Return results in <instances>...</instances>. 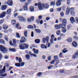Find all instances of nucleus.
I'll use <instances>...</instances> for the list:
<instances>
[{
  "mask_svg": "<svg viewBox=\"0 0 78 78\" xmlns=\"http://www.w3.org/2000/svg\"><path fill=\"white\" fill-rule=\"evenodd\" d=\"M38 6L39 10H42L44 8H46L47 9L49 7V5L48 4H41V2H38Z\"/></svg>",
  "mask_w": 78,
  "mask_h": 78,
  "instance_id": "f257e3e1",
  "label": "nucleus"
},
{
  "mask_svg": "<svg viewBox=\"0 0 78 78\" xmlns=\"http://www.w3.org/2000/svg\"><path fill=\"white\" fill-rule=\"evenodd\" d=\"M5 72V66H4L2 70L0 69V76H2L3 77L6 76H7V74L6 73L3 74V73Z\"/></svg>",
  "mask_w": 78,
  "mask_h": 78,
  "instance_id": "f03ea898",
  "label": "nucleus"
},
{
  "mask_svg": "<svg viewBox=\"0 0 78 78\" xmlns=\"http://www.w3.org/2000/svg\"><path fill=\"white\" fill-rule=\"evenodd\" d=\"M0 50L3 53H6L7 51V49L2 45L0 46Z\"/></svg>",
  "mask_w": 78,
  "mask_h": 78,
  "instance_id": "7ed1b4c3",
  "label": "nucleus"
},
{
  "mask_svg": "<svg viewBox=\"0 0 78 78\" xmlns=\"http://www.w3.org/2000/svg\"><path fill=\"white\" fill-rule=\"evenodd\" d=\"M18 18L20 22H26V19L21 16H18Z\"/></svg>",
  "mask_w": 78,
  "mask_h": 78,
  "instance_id": "20e7f679",
  "label": "nucleus"
},
{
  "mask_svg": "<svg viewBox=\"0 0 78 78\" xmlns=\"http://www.w3.org/2000/svg\"><path fill=\"white\" fill-rule=\"evenodd\" d=\"M48 39H49V37L47 36L46 37V38H43V42L44 44L46 42L48 43Z\"/></svg>",
  "mask_w": 78,
  "mask_h": 78,
  "instance_id": "39448f33",
  "label": "nucleus"
},
{
  "mask_svg": "<svg viewBox=\"0 0 78 78\" xmlns=\"http://www.w3.org/2000/svg\"><path fill=\"white\" fill-rule=\"evenodd\" d=\"M27 39L26 38L24 37H21V39L20 40V43L21 44H22V43H24L25 42V41H26Z\"/></svg>",
  "mask_w": 78,
  "mask_h": 78,
  "instance_id": "423d86ee",
  "label": "nucleus"
},
{
  "mask_svg": "<svg viewBox=\"0 0 78 78\" xmlns=\"http://www.w3.org/2000/svg\"><path fill=\"white\" fill-rule=\"evenodd\" d=\"M6 15V12H2L0 14V18L2 19Z\"/></svg>",
  "mask_w": 78,
  "mask_h": 78,
  "instance_id": "0eeeda50",
  "label": "nucleus"
},
{
  "mask_svg": "<svg viewBox=\"0 0 78 78\" xmlns=\"http://www.w3.org/2000/svg\"><path fill=\"white\" fill-rule=\"evenodd\" d=\"M28 5V3L26 2L25 3V5L23 6V9L25 11L28 10V8L27 7V6Z\"/></svg>",
  "mask_w": 78,
  "mask_h": 78,
  "instance_id": "6e6552de",
  "label": "nucleus"
},
{
  "mask_svg": "<svg viewBox=\"0 0 78 78\" xmlns=\"http://www.w3.org/2000/svg\"><path fill=\"white\" fill-rule=\"evenodd\" d=\"M78 50H77L75 52V55L73 56V59H75L78 57Z\"/></svg>",
  "mask_w": 78,
  "mask_h": 78,
  "instance_id": "1a4fd4ad",
  "label": "nucleus"
},
{
  "mask_svg": "<svg viewBox=\"0 0 78 78\" xmlns=\"http://www.w3.org/2000/svg\"><path fill=\"white\" fill-rule=\"evenodd\" d=\"M63 25H62V24H60L59 25H58L57 24L55 25V29L56 30H58V29H59L60 27H62Z\"/></svg>",
  "mask_w": 78,
  "mask_h": 78,
  "instance_id": "9d476101",
  "label": "nucleus"
},
{
  "mask_svg": "<svg viewBox=\"0 0 78 78\" xmlns=\"http://www.w3.org/2000/svg\"><path fill=\"white\" fill-rule=\"evenodd\" d=\"M62 28H63L62 31L64 33H65L67 31V30L66 28V25H63L62 27Z\"/></svg>",
  "mask_w": 78,
  "mask_h": 78,
  "instance_id": "9b49d317",
  "label": "nucleus"
},
{
  "mask_svg": "<svg viewBox=\"0 0 78 78\" xmlns=\"http://www.w3.org/2000/svg\"><path fill=\"white\" fill-rule=\"evenodd\" d=\"M7 4L9 6L12 5V0H8L7 2Z\"/></svg>",
  "mask_w": 78,
  "mask_h": 78,
  "instance_id": "f8f14e48",
  "label": "nucleus"
},
{
  "mask_svg": "<svg viewBox=\"0 0 78 78\" xmlns=\"http://www.w3.org/2000/svg\"><path fill=\"white\" fill-rule=\"evenodd\" d=\"M70 21L72 23H74L75 22V18L73 17H71L70 18Z\"/></svg>",
  "mask_w": 78,
  "mask_h": 78,
  "instance_id": "ddd939ff",
  "label": "nucleus"
},
{
  "mask_svg": "<svg viewBox=\"0 0 78 78\" xmlns=\"http://www.w3.org/2000/svg\"><path fill=\"white\" fill-rule=\"evenodd\" d=\"M72 44L73 46V47H76L78 46V44H77V43H76V42L75 41H73L72 43Z\"/></svg>",
  "mask_w": 78,
  "mask_h": 78,
  "instance_id": "4468645a",
  "label": "nucleus"
},
{
  "mask_svg": "<svg viewBox=\"0 0 78 78\" xmlns=\"http://www.w3.org/2000/svg\"><path fill=\"white\" fill-rule=\"evenodd\" d=\"M20 48L21 50H23L25 49V47H24V44H20L19 45Z\"/></svg>",
  "mask_w": 78,
  "mask_h": 78,
  "instance_id": "2eb2a0df",
  "label": "nucleus"
},
{
  "mask_svg": "<svg viewBox=\"0 0 78 78\" xmlns=\"http://www.w3.org/2000/svg\"><path fill=\"white\" fill-rule=\"evenodd\" d=\"M67 23V20L66 19H64L63 20V22L62 25H66Z\"/></svg>",
  "mask_w": 78,
  "mask_h": 78,
  "instance_id": "dca6fc26",
  "label": "nucleus"
},
{
  "mask_svg": "<svg viewBox=\"0 0 78 78\" xmlns=\"http://www.w3.org/2000/svg\"><path fill=\"white\" fill-rule=\"evenodd\" d=\"M13 46H14V47H16V40L15 39H13Z\"/></svg>",
  "mask_w": 78,
  "mask_h": 78,
  "instance_id": "f3484780",
  "label": "nucleus"
},
{
  "mask_svg": "<svg viewBox=\"0 0 78 78\" xmlns=\"http://www.w3.org/2000/svg\"><path fill=\"white\" fill-rule=\"evenodd\" d=\"M6 5H2L1 6V9L2 10V11H4L6 9Z\"/></svg>",
  "mask_w": 78,
  "mask_h": 78,
  "instance_id": "a211bd4d",
  "label": "nucleus"
},
{
  "mask_svg": "<svg viewBox=\"0 0 78 78\" xmlns=\"http://www.w3.org/2000/svg\"><path fill=\"white\" fill-rule=\"evenodd\" d=\"M56 5L58 7L61 6V1L58 0L56 3Z\"/></svg>",
  "mask_w": 78,
  "mask_h": 78,
  "instance_id": "6ab92c4d",
  "label": "nucleus"
},
{
  "mask_svg": "<svg viewBox=\"0 0 78 78\" xmlns=\"http://www.w3.org/2000/svg\"><path fill=\"white\" fill-rule=\"evenodd\" d=\"M12 9H8L6 12V14H10L11 12V11H12Z\"/></svg>",
  "mask_w": 78,
  "mask_h": 78,
  "instance_id": "aec40b11",
  "label": "nucleus"
},
{
  "mask_svg": "<svg viewBox=\"0 0 78 78\" xmlns=\"http://www.w3.org/2000/svg\"><path fill=\"white\" fill-rule=\"evenodd\" d=\"M69 7H67V9H66V14H67V15H68V14H69V12H70V10H69Z\"/></svg>",
  "mask_w": 78,
  "mask_h": 78,
  "instance_id": "412c9836",
  "label": "nucleus"
},
{
  "mask_svg": "<svg viewBox=\"0 0 78 78\" xmlns=\"http://www.w3.org/2000/svg\"><path fill=\"white\" fill-rule=\"evenodd\" d=\"M29 53L30 55L32 57L33 56H34V57H36L37 56V55H36L33 53L32 54L31 52L30 51L29 52Z\"/></svg>",
  "mask_w": 78,
  "mask_h": 78,
  "instance_id": "4be33fe9",
  "label": "nucleus"
},
{
  "mask_svg": "<svg viewBox=\"0 0 78 78\" xmlns=\"http://www.w3.org/2000/svg\"><path fill=\"white\" fill-rule=\"evenodd\" d=\"M41 47L42 48H45V49H47V46H45V44H41Z\"/></svg>",
  "mask_w": 78,
  "mask_h": 78,
  "instance_id": "5701e85b",
  "label": "nucleus"
},
{
  "mask_svg": "<svg viewBox=\"0 0 78 78\" xmlns=\"http://www.w3.org/2000/svg\"><path fill=\"white\" fill-rule=\"evenodd\" d=\"M67 41L68 42H72V38L70 37L68 38L67 39Z\"/></svg>",
  "mask_w": 78,
  "mask_h": 78,
  "instance_id": "b1692460",
  "label": "nucleus"
},
{
  "mask_svg": "<svg viewBox=\"0 0 78 78\" xmlns=\"http://www.w3.org/2000/svg\"><path fill=\"white\" fill-rule=\"evenodd\" d=\"M24 49L26 48H28L29 47V45L28 44H26V43H24Z\"/></svg>",
  "mask_w": 78,
  "mask_h": 78,
  "instance_id": "393cba45",
  "label": "nucleus"
},
{
  "mask_svg": "<svg viewBox=\"0 0 78 78\" xmlns=\"http://www.w3.org/2000/svg\"><path fill=\"white\" fill-rule=\"evenodd\" d=\"M35 42L36 44H39L41 41L39 39H36L35 40Z\"/></svg>",
  "mask_w": 78,
  "mask_h": 78,
  "instance_id": "a878e982",
  "label": "nucleus"
},
{
  "mask_svg": "<svg viewBox=\"0 0 78 78\" xmlns=\"http://www.w3.org/2000/svg\"><path fill=\"white\" fill-rule=\"evenodd\" d=\"M54 59L57 61H59V58H58V56L57 55L54 56Z\"/></svg>",
  "mask_w": 78,
  "mask_h": 78,
  "instance_id": "bb28decb",
  "label": "nucleus"
},
{
  "mask_svg": "<svg viewBox=\"0 0 78 78\" xmlns=\"http://www.w3.org/2000/svg\"><path fill=\"white\" fill-rule=\"evenodd\" d=\"M3 28L4 30H7V29H8V26L6 25H3Z\"/></svg>",
  "mask_w": 78,
  "mask_h": 78,
  "instance_id": "cd10ccee",
  "label": "nucleus"
},
{
  "mask_svg": "<svg viewBox=\"0 0 78 78\" xmlns=\"http://www.w3.org/2000/svg\"><path fill=\"white\" fill-rule=\"evenodd\" d=\"M9 51H13L14 52V51H16V49L15 48H9Z\"/></svg>",
  "mask_w": 78,
  "mask_h": 78,
  "instance_id": "c85d7f7f",
  "label": "nucleus"
},
{
  "mask_svg": "<svg viewBox=\"0 0 78 78\" xmlns=\"http://www.w3.org/2000/svg\"><path fill=\"white\" fill-rule=\"evenodd\" d=\"M33 50L34 51V53H36V54H38V50H36V49L34 48L33 49Z\"/></svg>",
  "mask_w": 78,
  "mask_h": 78,
  "instance_id": "c756f323",
  "label": "nucleus"
},
{
  "mask_svg": "<svg viewBox=\"0 0 78 78\" xmlns=\"http://www.w3.org/2000/svg\"><path fill=\"white\" fill-rule=\"evenodd\" d=\"M30 10L31 12H33L34 11V7L33 6H30Z\"/></svg>",
  "mask_w": 78,
  "mask_h": 78,
  "instance_id": "7c9ffc66",
  "label": "nucleus"
},
{
  "mask_svg": "<svg viewBox=\"0 0 78 78\" xmlns=\"http://www.w3.org/2000/svg\"><path fill=\"white\" fill-rule=\"evenodd\" d=\"M27 33H28V31H27V30H25L24 31V35L26 37H27Z\"/></svg>",
  "mask_w": 78,
  "mask_h": 78,
  "instance_id": "2f4dec72",
  "label": "nucleus"
},
{
  "mask_svg": "<svg viewBox=\"0 0 78 78\" xmlns=\"http://www.w3.org/2000/svg\"><path fill=\"white\" fill-rule=\"evenodd\" d=\"M16 20H12V25H15L16 24Z\"/></svg>",
  "mask_w": 78,
  "mask_h": 78,
  "instance_id": "473e14b6",
  "label": "nucleus"
},
{
  "mask_svg": "<svg viewBox=\"0 0 78 78\" xmlns=\"http://www.w3.org/2000/svg\"><path fill=\"white\" fill-rule=\"evenodd\" d=\"M5 42L3 40L0 39V43L1 44H5Z\"/></svg>",
  "mask_w": 78,
  "mask_h": 78,
  "instance_id": "72a5a7b5",
  "label": "nucleus"
},
{
  "mask_svg": "<svg viewBox=\"0 0 78 78\" xmlns=\"http://www.w3.org/2000/svg\"><path fill=\"white\" fill-rule=\"evenodd\" d=\"M56 5V2H55V1L53 2H51V6H54V5Z\"/></svg>",
  "mask_w": 78,
  "mask_h": 78,
  "instance_id": "f704fd0d",
  "label": "nucleus"
},
{
  "mask_svg": "<svg viewBox=\"0 0 78 78\" xmlns=\"http://www.w3.org/2000/svg\"><path fill=\"white\" fill-rule=\"evenodd\" d=\"M27 28H28L29 29H30V28H34L33 26H31V25H29L27 26Z\"/></svg>",
  "mask_w": 78,
  "mask_h": 78,
  "instance_id": "c9c22d12",
  "label": "nucleus"
},
{
  "mask_svg": "<svg viewBox=\"0 0 78 78\" xmlns=\"http://www.w3.org/2000/svg\"><path fill=\"white\" fill-rule=\"evenodd\" d=\"M15 65L16 66V67H20V64L19 63H16L15 64Z\"/></svg>",
  "mask_w": 78,
  "mask_h": 78,
  "instance_id": "e433bc0d",
  "label": "nucleus"
},
{
  "mask_svg": "<svg viewBox=\"0 0 78 78\" xmlns=\"http://www.w3.org/2000/svg\"><path fill=\"white\" fill-rule=\"evenodd\" d=\"M26 57L27 59H28V60H30V55H27L26 56Z\"/></svg>",
  "mask_w": 78,
  "mask_h": 78,
  "instance_id": "4c0bfd02",
  "label": "nucleus"
},
{
  "mask_svg": "<svg viewBox=\"0 0 78 78\" xmlns=\"http://www.w3.org/2000/svg\"><path fill=\"white\" fill-rule=\"evenodd\" d=\"M61 34V31L59 30H58L56 31V34L57 35H59Z\"/></svg>",
  "mask_w": 78,
  "mask_h": 78,
  "instance_id": "58836bf2",
  "label": "nucleus"
},
{
  "mask_svg": "<svg viewBox=\"0 0 78 78\" xmlns=\"http://www.w3.org/2000/svg\"><path fill=\"white\" fill-rule=\"evenodd\" d=\"M24 65H25V63L22 62L20 64V66L23 67V66H24Z\"/></svg>",
  "mask_w": 78,
  "mask_h": 78,
  "instance_id": "ea45409f",
  "label": "nucleus"
},
{
  "mask_svg": "<svg viewBox=\"0 0 78 78\" xmlns=\"http://www.w3.org/2000/svg\"><path fill=\"white\" fill-rule=\"evenodd\" d=\"M66 52H67V49H64V50H63V52L64 53H66Z\"/></svg>",
  "mask_w": 78,
  "mask_h": 78,
  "instance_id": "a19ab883",
  "label": "nucleus"
},
{
  "mask_svg": "<svg viewBox=\"0 0 78 78\" xmlns=\"http://www.w3.org/2000/svg\"><path fill=\"white\" fill-rule=\"evenodd\" d=\"M16 34L17 37L18 38H20V36L19 35V34L18 33H17Z\"/></svg>",
  "mask_w": 78,
  "mask_h": 78,
  "instance_id": "79ce46f5",
  "label": "nucleus"
},
{
  "mask_svg": "<svg viewBox=\"0 0 78 78\" xmlns=\"http://www.w3.org/2000/svg\"><path fill=\"white\" fill-rule=\"evenodd\" d=\"M35 30L37 33H41V30H39V29H35Z\"/></svg>",
  "mask_w": 78,
  "mask_h": 78,
  "instance_id": "37998d69",
  "label": "nucleus"
},
{
  "mask_svg": "<svg viewBox=\"0 0 78 78\" xmlns=\"http://www.w3.org/2000/svg\"><path fill=\"white\" fill-rule=\"evenodd\" d=\"M27 20L29 23H30V22H31L32 20L30 18H28Z\"/></svg>",
  "mask_w": 78,
  "mask_h": 78,
  "instance_id": "c03bdc74",
  "label": "nucleus"
},
{
  "mask_svg": "<svg viewBox=\"0 0 78 78\" xmlns=\"http://www.w3.org/2000/svg\"><path fill=\"white\" fill-rule=\"evenodd\" d=\"M70 28H71V26H70V25H67V29L68 30H70Z\"/></svg>",
  "mask_w": 78,
  "mask_h": 78,
  "instance_id": "a18cd8bd",
  "label": "nucleus"
},
{
  "mask_svg": "<svg viewBox=\"0 0 78 78\" xmlns=\"http://www.w3.org/2000/svg\"><path fill=\"white\" fill-rule=\"evenodd\" d=\"M4 20L3 19L0 20V24H2V23H3L4 22Z\"/></svg>",
  "mask_w": 78,
  "mask_h": 78,
  "instance_id": "49530a36",
  "label": "nucleus"
},
{
  "mask_svg": "<svg viewBox=\"0 0 78 78\" xmlns=\"http://www.w3.org/2000/svg\"><path fill=\"white\" fill-rule=\"evenodd\" d=\"M5 39L6 41H8V36H5Z\"/></svg>",
  "mask_w": 78,
  "mask_h": 78,
  "instance_id": "de8ad7c7",
  "label": "nucleus"
},
{
  "mask_svg": "<svg viewBox=\"0 0 78 78\" xmlns=\"http://www.w3.org/2000/svg\"><path fill=\"white\" fill-rule=\"evenodd\" d=\"M69 11H73L74 10V8H73V7H72L70 9V8H69Z\"/></svg>",
  "mask_w": 78,
  "mask_h": 78,
  "instance_id": "09e8293b",
  "label": "nucleus"
},
{
  "mask_svg": "<svg viewBox=\"0 0 78 78\" xmlns=\"http://www.w3.org/2000/svg\"><path fill=\"white\" fill-rule=\"evenodd\" d=\"M30 19L32 21H33V20H34V16H32L30 17Z\"/></svg>",
  "mask_w": 78,
  "mask_h": 78,
  "instance_id": "8fccbe9b",
  "label": "nucleus"
},
{
  "mask_svg": "<svg viewBox=\"0 0 78 78\" xmlns=\"http://www.w3.org/2000/svg\"><path fill=\"white\" fill-rule=\"evenodd\" d=\"M60 15L62 17H63V16H64V12H61Z\"/></svg>",
  "mask_w": 78,
  "mask_h": 78,
  "instance_id": "3c124183",
  "label": "nucleus"
},
{
  "mask_svg": "<svg viewBox=\"0 0 78 78\" xmlns=\"http://www.w3.org/2000/svg\"><path fill=\"white\" fill-rule=\"evenodd\" d=\"M71 14H72V15H74V14H75V12L73 11H71Z\"/></svg>",
  "mask_w": 78,
  "mask_h": 78,
  "instance_id": "603ef678",
  "label": "nucleus"
},
{
  "mask_svg": "<svg viewBox=\"0 0 78 78\" xmlns=\"http://www.w3.org/2000/svg\"><path fill=\"white\" fill-rule=\"evenodd\" d=\"M57 10L58 11L60 12L61 11V7L58 8L57 9Z\"/></svg>",
  "mask_w": 78,
  "mask_h": 78,
  "instance_id": "864d4df0",
  "label": "nucleus"
},
{
  "mask_svg": "<svg viewBox=\"0 0 78 78\" xmlns=\"http://www.w3.org/2000/svg\"><path fill=\"white\" fill-rule=\"evenodd\" d=\"M9 66V64L7 63H6L5 64V66H4V67L5 66V67H8Z\"/></svg>",
  "mask_w": 78,
  "mask_h": 78,
  "instance_id": "5fc2aeb1",
  "label": "nucleus"
},
{
  "mask_svg": "<svg viewBox=\"0 0 78 78\" xmlns=\"http://www.w3.org/2000/svg\"><path fill=\"white\" fill-rule=\"evenodd\" d=\"M42 75V73H39L37 75L38 76H41Z\"/></svg>",
  "mask_w": 78,
  "mask_h": 78,
  "instance_id": "6e6d98bb",
  "label": "nucleus"
},
{
  "mask_svg": "<svg viewBox=\"0 0 78 78\" xmlns=\"http://www.w3.org/2000/svg\"><path fill=\"white\" fill-rule=\"evenodd\" d=\"M50 41L51 44H53V39L51 38Z\"/></svg>",
  "mask_w": 78,
  "mask_h": 78,
  "instance_id": "4d7b16f0",
  "label": "nucleus"
},
{
  "mask_svg": "<svg viewBox=\"0 0 78 78\" xmlns=\"http://www.w3.org/2000/svg\"><path fill=\"white\" fill-rule=\"evenodd\" d=\"M54 37H55V35L52 34L51 36V39H54Z\"/></svg>",
  "mask_w": 78,
  "mask_h": 78,
  "instance_id": "13d9d810",
  "label": "nucleus"
},
{
  "mask_svg": "<svg viewBox=\"0 0 78 78\" xmlns=\"http://www.w3.org/2000/svg\"><path fill=\"white\" fill-rule=\"evenodd\" d=\"M73 38L74 39H77V40H78V37H77L74 36L73 37Z\"/></svg>",
  "mask_w": 78,
  "mask_h": 78,
  "instance_id": "bf43d9fd",
  "label": "nucleus"
},
{
  "mask_svg": "<svg viewBox=\"0 0 78 78\" xmlns=\"http://www.w3.org/2000/svg\"><path fill=\"white\" fill-rule=\"evenodd\" d=\"M50 63L51 64H54L55 63V60H52L51 62H50Z\"/></svg>",
  "mask_w": 78,
  "mask_h": 78,
  "instance_id": "052dcab7",
  "label": "nucleus"
},
{
  "mask_svg": "<svg viewBox=\"0 0 78 78\" xmlns=\"http://www.w3.org/2000/svg\"><path fill=\"white\" fill-rule=\"evenodd\" d=\"M70 0H67V3L68 5H69V4H70Z\"/></svg>",
  "mask_w": 78,
  "mask_h": 78,
  "instance_id": "680f3d73",
  "label": "nucleus"
},
{
  "mask_svg": "<svg viewBox=\"0 0 78 78\" xmlns=\"http://www.w3.org/2000/svg\"><path fill=\"white\" fill-rule=\"evenodd\" d=\"M57 39L58 40V41H60L62 39V38L60 37H58Z\"/></svg>",
  "mask_w": 78,
  "mask_h": 78,
  "instance_id": "e2e57ef3",
  "label": "nucleus"
},
{
  "mask_svg": "<svg viewBox=\"0 0 78 78\" xmlns=\"http://www.w3.org/2000/svg\"><path fill=\"white\" fill-rule=\"evenodd\" d=\"M18 60L19 62H22V59H21V58H19Z\"/></svg>",
  "mask_w": 78,
  "mask_h": 78,
  "instance_id": "0e129e2a",
  "label": "nucleus"
},
{
  "mask_svg": "<svg viewBox=\"0 0 78 78\" xmlns=\"http://www.w3.org/2000/svg\"><path fill=\"white\" fill-rule=\"evenodd\" d=\"M19 26V24L18 23H17L16 24V28H17Z\"/></svg>",
  "mask_w": 78,
  "mask_h": 78,
  "instance_id": "69168bd1",
  "label": "nucleus"
},
{
  "mask_svg": "<svg viewBox=\"0 0 78 78\" xmlns=\"http://www.w3.org/2000/svg\"><path fill=\"white\" fill-rule=\"evenodd\" d=\"M46 20H49L50 19V18L49 17H47L46 18Z\"/></svg>",
  "mask_w": 78,
  "mask_h": 78,
  "instance_id": "338daca9",
  "label": "nucleus"
},
{
  "mask_svg": "<svg viewBox=\"0 0 78 78\" xmlns=\"http://www.w3.org/2000/svg\"><path fill=\"white\" fill-rule=\"evenodd\" d=\"M62 7L63 10H65L66 9V7L65 6H63Z\"/></svg>",
  "mask_w": 78,
  "mask_h": 78,
  "instance_id": "774afa93",
  "label": "nucleus"
}]
</instances>
